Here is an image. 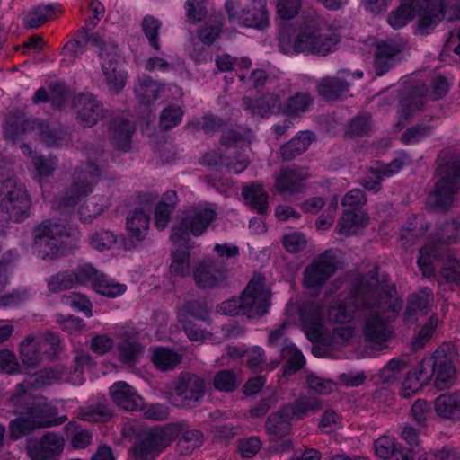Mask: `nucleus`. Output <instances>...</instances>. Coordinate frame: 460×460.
<instances>
[{"label": "nucleus", "mask_w": 460, "mask_h": 460, "mask_svg": "<svg viewBox=\"0 0 460 460\" xmlns=\"http://www.w3.org/2000/svg\"><path fill=\"white\" fill-rule=\"evenodd\" d=\"M402 309V300L394 284L385 276L379 279L377 268L360 277L342 300L340 296L329 306L327 317L324 306L314 297L303 295L291 298L286 305V317L289 323L301 326L312 342L328 341V322L350 323L357 315L361 317V332L367 348L362 356L375 357L376 351L387 348L394 335L392 323Z\"/></svg>", "instance_id": "1"}, {"label": "nucleus", "mask_w": 460, "mask_h": 460, "mask_svg": "<svg viewBox=\"0 0 460 460\" xmlns=\"http://www.w3.org/2000/svg\"><path fill=\"white\" fill-rule=\"evenodd\" d=\"M90 362L89 355L80 354L75 358V366L73 371L68 372L63 366L57 365L42 369L19 384L10 402L15 408L14 412L21 416L10 422V438L17 440L35 429L58 424L55 420L57 409L46 398L33 396L31 390L61 382L81 385L84 382V368Z\"/></svg>", "instance_id": "2"}, {"label": "nucleus", "mask_w": 460, "mask_h": 460, "mask_svg": "<svg viewBox=\"0 0 460 460\" xmlns=\"http://www.w3.org/2000/svg\"><path fill=\"white\" fill-rule=\"evenodd\" d=\"M216 217L215 209L208 205L189 208L178 217L171 234L173 248L169 273L172 278L184 279L190 276V250L194 246L191 237L205 233Z\"/></svg>", "instance_id": "3"}, {"label": "nucleus", "mask_w": 460, "mask_h": 460, "mask_svg": "<svg viewBox=\"0 0 460 460\" xmlns=\"http://www.w3.org/2000/svg\"><path fill=\"white\" fill-rule=\"evenodd\" d=\"M339 40L331 27L310 21L300 25L292 36L282 33L279 48L282 53L289 56L298 53L325 56L335 50Z\"/></svg>", "instance_id": "4"}, {"label": "nucleus", "mask_w": 460, "mask_h": 460, "mask_svg": "<svg viewBox=\"0 0 460 460\" xmlns=\"http://www.w3.org/2000/svg\"><path fill=\"white\" fill-rule=\"evenodd\" d=\"M447 7L446 0H401L387 22L394 29H402L417 16L415 34L429 35L444 20Z\"/></svg>", "instance_id": "5"}, {"label": "nucleus", "mask_w": 460, "mask_h": 460, "mask_svg": "<svg viewBox=\"0 0 460 460\" xmlns=\"http://www.w3.org/2000/svg\"><path fill=\"white\" fill-rule=\"evenodd\" d=\"M33 251L42 260L55 259L76 246L78 231L66 220L43 221L33 231Z\"/></svg>", "instance_id": "6"}, {"label": "nucleus", "mask_w": 460, "mask_h": 460, "mask_svg": "<svg viewBox=\"0 0 460 460\" xmlns=\"http://www.w3.org/2000/svg\"><path fill=\"white\" fill-rule=\"evenodd\" d=\"M270 288L264 277L255 273L239 298L224 301L217 305V312L226 315H246L249 318L262 316L270 307Z\"/></svg>", "instance_id": "7"}, {"label": "nucleus", "mask_w": 460, "mask_h": 460, "mask_svg": "<svg viewBox=\"0 0 460 460\" xmlns=\"http://www.w3.org/2000/svg\"><path fill=\"white\" fill-rule=\"evenodd\" d=\"M438 181L427 199V206L435 211H444L454 202L460 186V160L449 151H443L438 157L436 170Z\"/></svg>", "instance_id": "8"}, {"label": "nucleus", "mask_w": 460, "mask_h": 460, "mask_svg": "<svg viewBox=\"0 0 460 460\" xmlns=\"http://www.w3.org/2000/svg\"><path fill=\"white\" fill-rule=\"evenodd\" d=\"M283 94L267 93L253 102L249 98L243 99V106L252 116L267 118L280 112L288 116H298L307 111L313 103L312 96L307 93H297L291 96L283 106L281 99Z\"/></svg>", "instance_id": "9"}, {"label": "nucleus", "mask_w": 460, "mask_h": 460, "mask_svg": "<svg viewBox=\"0 0 460 460\" xmlns=\"http://www.w3.org/2000/svg\"><path fill=\"white\" fill-rule=\"evenodd\" d=\"M182 423H170L142 430L130 453L135 460H154L181 433Z\"/></svg>", "instance_id": "10"}, {"label": "nucleus", "mask_w": 460, "mask_h": 460, "mask_svg": "<svg viewBox=\"0 0 460 460\" xmlns=\"http://www.w3.org/2000/svg\"><path fill=\"white\" fill-rule=\"evenodd\" d=\"M4 137L16 141L24 138H34L44 142L48 146H62L66 138V133L60 128H50L49 125L38 119H24L22 116L10 119L4 126Z\"/></svg>", "instance_id": "11"}, {"label": "nucleus", "mask_w": 460, "mask_h": 460, "mask_svg": "<svg viewBox=\"0 0 460 460\" xmlns=\"http://www.w3.org/2000/svg\"><path fill=\"white\" fill-rule=\"evenodd\" d=\"M102 175L101 164L96 158L95 162L88 161L75 169L73 174V182L66 192L55 201L57 209L69 211L79 204L93 190Z\"/></svg>", "instance_id": "12"}, {"label": "nucleus", "mask_w": 460, "mask_h": 460, "mask_svg": "<svg viewBox=\"0 0 460 460\" xmlns=\"http://www.w3.org/2000/svg\"><path fill=\"white\" fill-rule=\"evenodd\" d=\"M250 132H247L245 136L241 135L240 132L231 130L225 132L222 137V144L227 147V153L229 155L236 154V157L233 160L228 161V158H224L219 153L213 151L205 154L201 158V164L208 165L215 172H222L226 170L229 172L240 173L245 170L248 165V159L243 153H238L236 150H232V146L234 148L239 147V144H246L250 141Z\"/></svg>", "instance_id": "13"}, {"label": "nucleus", "mask_w": 460, "mask_h": 460, "mask_svg": "<svg viewBox=\"0 0 460 460\" xmlns=\"http://www.w3.org/2000/svg\"><path fill=\"white\" fill-rule=\"evenodd\" d=\"M85 34V41L99 49L102 69L109 90L112 93L121 91L127 82V73L118 66L117 46L112 40H106L99 33Z\"/></svg>", "instance_id": "14"}, {"label": "nucleus", "mask_w": 460, "mask_h": 460, "mask_svg": "<svg viewBox=\"0 0 460 460\" xmlns=\"http://www.w3.org/2000/svg\"><path fill=\"white\" fill-rule=\"evenodd\" d=\"M31 199L23 185L13 178L0 184V208L2 217L13 222H22L29 216Z\"/></svg>", "instance_id": "15"}, {"label": "nucleus", "mask_w": 460, "mask_h": 460, "mask_svg": "<svg viewBox=\"0 0 460 460\" xmlns=\"http://www.w3.org/2000/svg\"><path fill=\"white\" fill-rule=\"evenodd\" d=\"M229 20L239 25L264 30L270 25L267 0H249L243 6L241 0H226L225 4Z\"/></svg>", "instance_id": "16"}, {"label": "nucleus", "mask_w": 460, "mask_h": 460, "mask_svg": "<svg viewBox=\"0 0 460 460\" xmlns=\"http://www.w3.org/2000/svg\"><path fill=\"white\" fill-rule=\"evenodd\" d=\"M459 224L456 221L447 223L435 237H432L420 249L418 266L424 277H430L434 272V261L440 257V245L449 243L459 237Z\"/></svg>", "instance_id": "17"}, {"label": "nucleus", "mask_w": 460, "mask_h": 460, "mask_svg": "<svg viewBox=\"0 0 460 460\" xmlns=\"http://www.w3.org/2000/svg\"><path fill=\"white\" fill-rule=\"evenodd\" d=\"M448 91V84L443 76L433 79L431 88L428 91L424 86H414L411 94L401 102L400 117L408 119L416 111L420 110L426 100H438Z\"/></svg>", "instance_id": "18"}, {"label": "nucleus", "mask_w": 460, "mask_h": 460, "mask_svg": "<svg viewBox=\"0 0 460 460\" xmlns=\"http://www.w3.org/2000/svg\"><path fill=\"white\" fill-rule=\"evenodd\" d=\"M338 265L337 252L329 250L317 256L304 272V285L308 289H316L335 272Z\"/></svg>", "instance_id": "19"}, {"label": "nucleus", "mask_w": 460, "mask_h": 460, "mask_svg": "<svg viewBox=\"0 0 460 460\" xmlns=\"http://www.w3.org/2000/svg\"><path fill=\"white\" fill-rule=\"evenodd\" d=\"M208 314L206 305L200 301L188 302L178 309V319L182 323L184 332L190 341L212 342L211 334L197 328L196 324L189 319L206 320Z\"/></svg>", "instance_id": "20"}, {"label": "nucleus", "mask_w": 460, "mask_h": 460, "mask_svg": "<svg viewBox=\"0 0 460 460\" xmlns=\"http://www.w3.org/2000/svg\"><path fill=\"white\" fill-rule=\"evenodd\" d=\"M205 386L204 381L199 376L182 375L175 383L170 401L176 407H192L202 398Z\"/></svg>", "instance_id": "21"}, {"label": "nucleus", "mask_w": 460, "mask_h": 460, "mask_svg": "<svg viewBox=\"0 0 460 460\" xmlns=\"http://www.w3.org/2000/svg\"><path fill=\"white\" fill-rule=\"evenodd\" d=\"M422 360L431 362L434 385L438 390H445L453 385L456 378V369L449 354L444 346L438 348L432 354L425 356Z\"/></svg>", "instance_id": "22"}, {"label": "nucleus", "mask_w": 460, "mask_h": 460, "mask_svg": "<svg viewBox=\"0 0 460 460\" xmlns=\"http://www.w3.org/2000/svg\"><path fill=\"white\" fill-rule=\"evenodd\" d=\"M116 334L123 339L118 345V358L125 365H134L138 362L144 354V347L137 342V334L129 325L116 326Z\"/></svg>", "instance_id": "23"}, {"label": "nucleus", "mask_w": 460, "mask_h": 460, "mask_svg": "<svg viewBox=\"0 0 460 460\" xmlns=\"http://www.w3.org/2000/svg\"><path fill=\"white\" fill-rule=\"evenodd\" d=\"M362 76L363 72L361 71H358L355 74L348 71H340L334 77L323 78L317 85L318 93L327 100L337 99L349 89L350 83L355 77L362 78Z\"/></svg>", "instance_id": "24"}, {"label": "nucleus", "mask_w": 460, "mask_h": 460, "mask_svg": "<svg viewBox=\"0 0 460 460\" xmlns=\"http://www.w3.org/2000/svg\"><path fill=\"white\" fill-rule=\"evenodd\" d=\"M432 378L431 362L421 360L415 369L409 371L402 383L400 394L410 398L420 392Z\"/></svg>", "instance_id": "25"}, {"label": "nucleus", "mask_w": 460, "mask_h": 460, "mask_svg": "<svg viewBox=\"0 0 460 460\" xmlns=\"http://www.w3.org/2000/svg\"><path fill=\"white\" fill-rule=\"evenodd\" d=\"M408 162V156L403 155L395 158L388 164L381 165L376 164V166L371 167L366 177L362 180L363 187L374 193L377 192L380 190L381 181L385 177H391L398 173Z\"/></svg>", "instance_id": "26"}, {"label": "nucleus", "mask_w": 460, "mask_h": 460, "mask_svg": "<svg viewBox=\"0 0 460 460\" xmlns=\"http://www.w3.org/2000/svg\"><path fill=\"white\" fill-rule=\"evenodd\" d=\"M226 278V270L218 268L211 260L199 262L193 270V279L199 288L210 289L219 287Z\"/></svg>", "instance_id": "27"}, {"label": "nucleus", "mask_w": 460, "mask_h": 460, "mask_svg": "<svg viewBox=\"0 0 460 460\" xmlns=\"http://www.w3.org/2000/svg\"><path fill=\"white\" fill-rule=\"evenodd\" d=\"M64 438L55 433L43 436L38 445L30 444L28 454L32 460H57L64 448Z\"/></svg>", "instance_id": "28"}, {"label": "nucleus", "mask_w": 460, "mask_h": 460, "mask_svg": "<svg viewBox=\"0 0 460 460\" xmlns=\"http://www.w3.org/2000/svg\"><path fill=\"white\" fill-rule=\"evenodd\" d=\"M402 49V43L395 40L377 44L375 55V68L377 75H383L398 62Z\"/></svg>", "instance_id": "29"}, {"label": "nucleus", "mask_w": 460, "mask_h": 460, "mask_svg": "<svg viewBox=\"0 0 460 460\" xmlns=\"http://www.w3.org/2000/svg\"><path fill=\"white\" fill-rule=\"evenodd\" d=\"M110 395L118 406L127 411H138L143 406V398L125 381L115 382L110 387Z\"/></svg>", "instance_id": "30"}, {"label": "nucleus", "mask_w": 460, "mask_h": 460, "mask_svg": "<svg viewBox=\"0 0 460 460\" xmlns=\"http://www.w3.org/2000/svg\"><path fill=\"white\" fill-rule=\"evenodd\" d=\"M436 415L443 420H460V390L439 394L434 400Z\"/></svg>", "instance_id": "31"}, {"label": "nucleus", "mask_w": 460, "mask_h": 460, "mask_svg": "<svg viewBox=\"0 0 460 460\" xmlns=\"http://www.w3.org/2000/svg\"><path fill=\"white\" fill-rule=\"evenodd\" d=\"M74 105L84 127L93 126L102 116V105L92 93L78 94L74 99Z\"/></svg>", "instance_id": "32"}, {"label": "nucleus", "mask_w": 460, "mask_h": 460, "mask_svg": "<svg viewBox=\"0 0 460 460\" xmlns=\"http://www.w3.org/2000/svg\"><path fill=\"white\" fill-rule=\"evenodd\" d=\"M309 177L305 169H283L277 175L275 189L281 194H294L302 191L303 181Z\"/></svg>", "instance_id": "33"}, {"label": "nucleus", "mask_w": 460, "mask_h": 460, "mask_svg": "<svg viewBox=\"0 0 460 460\" xmlns=\"http://www.w3.org/2000/svg\"><path fill=\"white\" fill-rule=\"evenodd\" d=\"M432 303V290L429 288H420L408 298L407 306L404 312L405 320L407 322L416 320L417 313L423 312L426 314Z\"/></svg>", "instance_id": "34"}, {"label": "nucleus", "mask_w": 460, "mask_h": 460, "mask_svg": "<svg viewBox=\"0 0 460 460\" xmlns=\"http://www.w3.org/2000/svg\"><path fill=\"white\" fill-rule=\"evenodd\" d=\"M321 408V402L313 396H300L293 403L284 407V412L292 420H299Z\"/></svg>", "instance_id": "35"}, {"label": "nucleus", "mask_w": 460, "mask_h": 460, "mask_svg": "<svg viewBox=\"0 0 460 460\" xmlns=\"http://www.w3.org/2000/svg\"><path fill=\"white\" fill-rule=\"evenodd\" d=\"M42 341L31 334L28 335L20 344V358L26 367H36L42 359L41 350Z\"/></svg>", "instance_id": "36"}, {"label": "nucleus", "mask_w": 460, "mask_h": 460, "mask_svg": "<svg viewBox=\"0 0 460 460\" xmlns=\"http://www.w3.org/2000/svg\"><path fill=\"white\" fill-rule=\"evenodd\" d=\"M367 223L368 217L365 212L348 209L339 221L338 232L345 235L356 234L364 228Z\"/></svg>", "instance_id": "37"}, {"label": "nucleus", "mask_w": 460, "mask_h": 460, "mask_svg": "<svg viewBox=\"0 0 460 460\" xmlns=\"http://www.w3.org/2000/svg\"><path fill=\"white\" fill-rule=\"evenodd\" d=\"M165 91L164 85L148 76L140 78L135 85V93L142 104L149 105Z\"/></svg>", "instance_id": "38"}, {"label": "nucleus", "mask_w": 460, "mask_h": 460, "mask_svg": "<svg viewBox=\"0 0 460 460\" xmlns=\"http://www.w3.org/2000/svg\"><path fill=\"white\" fill-rule=\"evenodd\" d=\"M149 222V216L145 209H135L127 217L128 234L138 241L145 239L148 233Z\"/></svg>", "instance_id": "39"}, {"label": "nucleus", "mask_w": 460, "mask_h": 460, "mask_svg": "<svg viewBox=\"0 0 460 460\" xmlns=\"http://www.w3.org/2000/svg\"><path fill=\"white\" fill-rule=\"evenodd\" d=\"M314 140L311 131H300L289 142L281 146V155L285 160H291L305 152Z\"/></svg>", "instance_id": "40"}, {"label": "nucleus", "mask_w": 460, "mask_h": 460, "mask_svg": "<svg viewBox=\"0 0 460 460\" xmlns=\"http://www.w3.org/2000/svg\"><path fill=\"white\" fill-rule=\"evenodd\" d=\"M176 202L177 194L174 190L164 193L155 211V224L158 229H164L167 226Z\"/></svg>", "instance_id": "41"}, {"label": "nucleus", "mask_w": 460, "mask_h": 460, "mask_svg": "<svg viewBox=\"0 0 460 460\" xmlns=\"http://www.w3.org/2000/svg\"><path fill=\"white\" fill-rule=\"evenodd\" d=\"M111 205L109 197L94 195L79 206L78 213L83 222L89 221L101 215Z\"/></svg>", "instance_id": "42"}, {"label": "nucleus", "mask_w": 460, "mask_h": 460, "mask_svg": "<svg viewBox=\"0 0 460 460\" xmlns=\"http://www.w3.org/2000/svg\"><path fill=\"white\" fill-rule=\"evenodd\" d=\"M61 12V6L49 4L39 6L30 11L24 17V25L31 29L40 27L46 22L53 19L57 13Z\"/></svg>", "instance_id": "43"}, {"label": "nucleus", "mask_w": 460, "mask_h": 460, "mask_svg": "<svg viewBox=\"0 0 460 460\" xmlns=\"http://www.w3.org/2000/svg\"><path fill=\"white\" fill-rule=\"evenodd\" d=\"M242 195L249 206L262 214L268 208V194L261 184H251L243 187Z\"/></svg>", "instance_id": "44"}, {"label": "nucleus", "mask_w": 460, "mask_h": 460, "mask_svg": "<svg viewBox=\"0 0 460 460\" xmlns=\"http://www.w3.org/2000/svg\"><path fill=\"white\" fill-rule=\"evenodd\" d=\"M291 421L285 414L284 409L270 415L266 422L267 432L271 436V440L281 439L291 432Z\"/></svg>", "instance_id": "45"}, {"label": "nucleus", "mask_w": 460, "mask_h": 460, "mask_svg": "<svg viewBox=\"0 0 460 460\" xmlns=\"http://www.w3.org/2000/svg\"><path fill=\"white\" fill-rule=\"evenodd\" d=\"M216 66L221 72H238L240 81L244 82L245 76L242 74V71L248 70L252 66V61L246 57L235 58L228 54H221L216 58Z\"/></svg>", "instance_id": "46"}, {"label": "nucleus", "mask_w": 460, "mask_h": 460, "mask_svg": "<svg viewBox=\"0 0 460 460\" xmlns=\"http://www.w3.org/2000/svg\"><path fill=\"white\" fill-rule=\"evenodd\" d=\"M134 129L135 127L129 120L117 119L112 122L113 138L119 149L124 152L130 149V139Z\"/></svg>", "instance_id": "47"}, {"label": "nucleus", "mask_w": 460, "mask_h": 460, "mask_svg": "<svg viewBox=\"0 0 460 460\" xmlns=\"http://www.w3.org/2000/svg\"><path fill=\"white\" fill-rule=\"evenodd\" d=\"M181 360V356L180 354L164 347L155 348L152 355V362L163 371L173 369Z\"/></svg>", "instance_id": "48"}, {"label": "nucleus", "mask_w": 460, "mask_h": 460, "mask_svg": "<svg viewBox=\"0 0 460 460\" xmlns=\"http://www.w3.org/2000/svg\"><path fill=\"white\" fill-rule=\"evenodd\" d=\"M93 290L111 298L118 297L127 291V286L118 283L103 273L93 282Z\"/></svg>", "instance_id": "49"}, {"label": "nucleus", "mask_w": 460, "mask_h": 460, "mask_svg": "<svg viewBox=\"0 0 460 460\" xmlns=\"http://www.w3.org/2000/svg\"><path fill=\"white\" fill-rule=\"evenodd\" d=\"M182 435L177 442V450L181 455H190L194 450L201 447L203 434L198 429L182 430Z\"/></svg>", "instance_id": "50"}, {"label": "nucleus", "mask_w": 460, "mask_h": 460, "mask_svg": "<svg viewBox=\"0 0 460 460\" xmlns=\"http://www.w3.org/2000/svg\"><path fill=\"white\" fill-rule=\"evenodd\" d=\"M283 358H287L284 375L289 376L303 367L305 358L302 352L293 344H287L281 351Z\"/></svg>", "instance_id": "51"}, {"label": "nucleus", "mask_w": 460, "mask_h": 460, "mask_svg": "<svg viewBox=\"0 0 460 460\" xmlns=\"http://www.w3.org/2000/svg\"><path fill=\"white\" fill-rule=\"evenodd\" d=\"M66 432L71 446L75 449L85 448L91 444L92 434L76 422H69L66 426Z\"/></svg>", "instance_id": "52"}, {"label": "nucleus", "mask_w": 460, "mask_h": 460, "mask_svg": "<svg viewBox=\"0 0 460 460\" xmlns=\"http://www.w3.org/2000/svg\"><path fill=\"white\" fill-rule=\"evenodd\" d=\"M77 417L84 421H105L111 417V411L103 402H99L96 405L88 404L80 408Z\"/></svg>", "instance_id": "53"}, {"label": "nucleus", "mask_w": 460, "mask_h": 460, "mask_svg": "<svg viewBox=\"0 0 460 460\" xmlns=\"http://www.w3.org/2000/svg\"><path fill=\"white\" fill-rule=\"evenodd\" d=\"M441 324V320L437 314L429 316L426 323L420 328L419 333L412 341L414 349H422L432 338L435 331Z\"/></svg>", "instance_id": "54"}, {"label": "nucleus", "mask_w": 460, "mask_h": 460, "mask_svg": "<svg viewBox=\"0 0 460 460\" xmlns=\"http://www.w3.org/2000/svg\"><path fill=\"white\" fill-rule=\"evenodd\" d=\"M247 363L253 371L265 369L268 371L276 368L279 361H271L269 364L264 363V350L259 346H254L246 352Z\"/></svg>", "instance_id": "55"}, {"label": "nucleus", "mask_w": 460, "mask_h": 460, "mask_svg": "<svg viewBox=\"0 0 460 460\" xmlns=\"http://www.w3.org/2000/svg\"><path fill=\"white\" fill-rule=\"evenodd\" d=\"M116 242L117 237L115 234L107 230L95 231L89 236L91 247L100 252L111 249Z\"/></svg>", "instance_id": "56"}, {"label": "nucleus", "mask_w": 460, "mask_h": 460, "mask_svg": "<svg viewBox=\"0 0 460 460\" xmlns=\"http://www.w3.org/2000/svg\"><path fill=\"white\" fill-rule=\"evenodd\" d=\"M75 287L73 271L59 272L48 280V288L53 293L61 292Z\"/></svg>", "instance_id": "57"}, {"label": "nucleus", "mask_w": 460, "mask_h": 460, "mask_svg": "<svg viewBox=\"0 0 460 460\" xmlns=\"http://www.w3.org/2000/svg\"><path fill=\"white\" fill-rule=\"evenodd\" d=\"M63 303L68 305L75 311L83 313L86 317L93 315V305L91 301L84 295L73 293L62 298Z\"/></svg>", "instance_id": "58"}, {"label": "nucleus", "mask_w": 460, "mask_h": 460, "mask_svg": "<svg viewBox=\"0 0 460 460\" xmlns=\"http://www.w3.org/2000/svg\"><path fill=\"white\" fill-rule=\"evenodd\" d=\"M66 99V95L64 93V89L61 86H58L51 90V96H49L48 92L44 88H40L36 91L32 102L35 104H39L41 102H46L51 101L52 105L56 107H61L64 101Z\"/></svg>", "instance_id": "59"}, {"label": "nucleus", "mask_w": 460, "mask_h": 460, "mask_svg": "<svg viewBox=\"0 0 460 460\" xmlns=\"http://www.w3.org/2000/svg\"><path fill=\"white\" fill-rule=\"evenodd\" d=\"M302 0H276V12L281 20L295 18L301 9Z\"/></svg>", "instance_id": "60"}, {"label": "nucleus", "mask_w": 460, "mask_h": 460, "mask_svg": "<svg viewBox=\"0 0 460 460\" xmlns=\"http://www.w3.org/2000/svg\"><path fill=\"white\" fill-rule=\"evenodd\" d=\"M411 416L420 426L425 427L432 419L429 404L426 400L418 399L411 406Z\"/></svg>", "instance_id": "61"}, {"label": "nucleus", "mask_w": 460, "mask_h": 460, "mask_svg": "<svg viewBox=\"0 0 460 460\" xmlns=\"http://www.w3.org/2000/svg\"><path fill=\"white\" fill-rule=\"evenodd\" d=\"M375 453L382 459H388L394 456L398 447L395 440L390 436H382L375 441Z\"/></svg>", "instance_id": "62"}, {"label": "nucleus", "mask_w": 460, "mask_h": 460, "mask_svg": "<svg viewBox=\"0 0 460 460\" xmlns=\"http://www.w3.org/2000/svg\"><path fill=\"white\" fill-rule=\"evenodd\" d=\"M101 272L95 270L91 264L85 263L78 267L76 273L74 272V282L77 285L91 284L93 288V282L99 279Z\"/></svg>", "instance_id": "63"}, {"label": "nucleus", "mask_w": 460, "mask_h": 460, "mask_svg": "<svg viewBox=\"0 0 460 460\" xmlns=\"http://www.w3.org/2000/svg\"><path fill=\"white\" fill-rule=\"evenodd\" d=\"M213 385L217 390L231 392L235 389L238 383L232 371L223 370L215 376Z\"/></svg>", "instance_id": "64"}]
</instances>
